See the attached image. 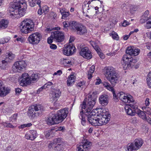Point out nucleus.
<instances>
[{
  "label": "nucleus",
  "mask_w": 151,
  "mask_h": 151,
  "mask_svg": "<svg viewBox=\"0 0 151 151\" xmlns=\"http://www.w3.org/2000/svg\"><path fill=\"white\" fill-rule=\"evenodd\" d=\"M97 98L96 95L93 92L87 101L85 99L80 107L82 110H83L84 114L87 116L88 120L89 123L94 126H97V121L98 116V110L92 109L95 104L96 99Z\"/></svg>",
  "instance_id": "f257e3e1"
},
{
  "label": "nucleus",
  "mask_w": 151,
  "mask_h": 151,
  "mask_svg": "<svg viewBox=\"0 0 151 151\" xmlns=\"http://www.w3.org/2000/svg\"><path fill=\"white\" fill-rule=\"evenodd\" d=\"M119 99L124 103H133L132 104L126 105L124 109L127 114L130 116H134L135 114L136 111L137 109L138 106L135 104L134 100L132 96L129 94H125L121 92L117 94Z\"/></svg>",
  "instance_id": "f03ea898"
},
{
  "label": "nucleus",
  "mask_w": 151,
  "mask_h": 151,
  "mask_svg": "<svg viewBox=\"0 0 151 151\" xmlns=\"http://www.w3.org/2000/svg\"><path fill=\"white\" fill-rule=\"evenodd\" d=\"M68 113V110L66 108L58 111L57 113L48 118L47 124L52 125L62 122L66 118Z\"/></svg>",
  "instance_id": "7ed1b4c3"
},
{
  "label": "nucleus",
  "mask_w": 151,
  "mask_h": 151,
  "mask_svg": "<svg viewBox=\"0 0 151 151\" xmlns=\"http://www.w3.org/2000/svg\"><path fill=\"white\" fill-rule=\"evenodd\" d=\"M105 75L112 85L114 86L118 83V75L114 68L112 67H106Z\"/></svg>",
  "instance_id": "20e7f679"
},
{
  "label": "nucleus",
  "mask_w": 151,
  "mask_h": 151,
  "mask_svg": "<svg viewBox=\"0 0 151 151\" xmlns=\"http://www.w3.org/2000/svg\"><path fill=\"white\" fill-rule=\"evenodd\" d=\"M121 62L125 70L130 69L134 67L135 68H137L139 67V65L136 63V60L134 59L132 57L129 55H124Z\"/></svg>",
  "instance_id": "39448f33"
},
{
  "label": "nucleus",
  "mask_w": 151,
  "mask_h": 151,
  "mask_svg": "<svg viewBox=\"0 0 151 151\" xmlns=\"http://www.w3.org/2000/svg\"><path fill=\"white\" fill-rule=\"evenodd\" d=\"M34 27V23L32 20L25 19L21 22L20 28L22 33L27 34L33 31Z\"/></svg>",
  "instance_id": "423d86ee"
},
{
  "label": "nucleus",
  "mask_w": 151,
  "mask_h": 151,
  "mask_svg": "<svg viewBox=\"0 0 151 151\" xmlns=\"http://www.w3.org/2000/svg\"><path fill=\"white\" fill-rule=\"evenodd\" d=\"M98 114L101 118H97V126L107 124L110 120V116H109L108 112L104 108L99 109Z\"/></svg>",
  "instance_id": "0eeeda50"
},
{
  "label": "nucleus",
  "mask_w": 151,
  "mask_h": 151,
  "mask_svg": "<svg viewBox=\"0 0 151 151\" xmlns=\"http://www.w3.org/2000/svg\"><path fill=\"white\" fill-rule=\"evenodd\" d=\"M23 7H27V5L25 0H14L13 2L11 3L8 12H12L14 13L15 9H19Z\"/></svg>",
  "instance_id": "6e6552de"
},
{
  "label": "nucleus",
  "mask_w": 151,
  "mask_h": 151,
  "mask_svg": "<svg viewBox=\"0 0 151 151\" xmlns=\"http://www.w3.org/2000/svg\"><path fill=\"white\" fill-rule=\"evenodd\" d=\"M77 48L79 51L80 55L83 58L88 59L91 58V52L88 47H85L83 44H78Z\"/></svg>",
  "instance_id": "1a4fd4ad"
},
{
  "label": "nucleus",
  "mask_w": 151,
  "mask_h": 151,
  "mask_svg": "<svg viewBox=\"0 0 151 151\" xmlns=\"http://www.w3.org/2000/svg\"><path fill=\"white\" fill-rule=\"evenodd\" d=\"M42 37L41 35L36 32L30 35L28 37V40L29 43L32 45H36L38 44Z\"/></svg>",
  "instance_id": "9d476101"
},
{
  "label": "nucleus",
  "mask_w": 151,
  "mask_h": 151,
  "mask_svg": "<svg viewBox=\"0 0 151 151\" xmlns=\"http://www.w3.org/2000/svg\"><path fill=\"white\" fill-rule=\"evenodd\" d=\"M26 66L27 64L24 61H18L14 63L12 70L14 72H19L24 69Z\"/></svg>",
  "instance_id": "9b49d317"
},
{
  "label": "nucleus",
  "mask_w": 151,
  "mask_h": 151,
  "mask_svg": "<svg viewBox=\"0 0 151 151\" xmlns=\"http://www.w3.org/2000/svg\"><path fill=\"white\" fill-rule=\"evenodd\" d=\"M76 48L72 45H67L64 46L63 48V54L67 56H70L75 52Z\"/></svg>",
  "instance_id": "f8f14e48"
},
{
  "label": "nucleus",
  "mask_w": 151,
  "mask_h": 151,
  "mask_svg": "<svg viewBox=\"0 0 151 151\" xmlns=\"http://www.w3.org/2000/svg\"><path fill=\"white\" fill-rule=\"evenodd\" d=\"M27 7H23L22 8L15 9L14 13L12 12H9V14L11 17H18L24 15L25 13L26 9Z\"/></svg>",
  "instance_id": "ddd939ff"
},
{
  "label": "nucleus",
  "mask_w": 151,
  "mask_h": 151,
  "mask_svg": "<svg viewBox=\"0 0 151 151\" xmlns=\"http://www.w3.org/2000/svg\"><path fill=\"white\" fill-rule=\"evenodd\" d=\"M51 36L53 37L54 40L58 42L63 41L64 38V33L60 31H55L51 33Z\"/></svg>",
  "instance_id": "4468645a"
},
{
  "label": "nucleus",
  "mask_w": 151,
  "mask_h": 151,
  "mask_svg": "<svg viewBox=\"0 0 151 151\" xmlns=\"http://www.w3.org/2000/svg\"><path fill=\"white\" fill-rule=\"evenodd\" d=\"M30 77L28 74L27 73H23L21 78L22 80L21 81V84L22 86H27L29 85L32 83Z\"/></svg>",
  "instance_id": "2eb2a0df"
},
{
  "label": "nucleus",
  "mask_w": 151,
  "mask_h": 151,
  "mask_svg": "<svg viewBox=\"0 0 151 151\" xmlns=\"http://www.w3.org/2000/svg\"><path fill=\"white\" fill-rule=\"evenodd\" d=\"M61 92L60 90H55L50 94V99L52 102L56 101L60 97Z\"/></svg>",
  "instance_id": "dca6fc26"
},
{
  "label": "nucleus",
  "mask_w": 151,
  "mask_h": 151,
  "mask_svg": "<svg viewBox=\"0 0 151 151\" xmlns=\"http://www.w3.org/2000/svg\"><path fill=\"white\" fill-rule=\"evenodd\" d=\"M109 99L108 96L106 95H101L99 98V102L103 106H105L109 103Z\"/></svg>",
  "instance_id": "f3484780"
},
{
  "label": "nucleus",
  "mask_w": 151,
  "mask_h": 151,
  "mask_svg": "<svg viewBox=\"0 0 151 151\" xmlns=\"http://www.w3.org/2000/svg\"><path fill=\"white\" fill-rule=\"evenodd\" d=\"M90 43L96 51L100 57L102 59H104L105 58L104 55L102 52H100V48L96 43L95 42L92 41H90Z\"/></svg>",
  "instance_id": "a211bd4d"
},
{
  "label": "nucleus",
  "mask_w": 151,
  "mask_h": 151,
  "mask_svg": "<svg viewBox=\"0 0 151 151\" xmlns=\"http://www.w3.org/2000/svg\"><path fill=\"white\" fill-rule=\"evenodd\" d=\"M97 12V11L95 12L94 8L93 7H90L89 9H88L86 12H84L83 13L85 16L92 18L93 15L95 14V13H96Z\"/></svg>",
  "instance_id": "6ab92c4d"
},
{
  "label": "nucleus",
  "mask_w": 151,
  "mask_h": 151,
  "mask_svg": "<svg viewBox=\"0 0 151 151\" xmlns=\"http://www.w3.org/2000/svg\"><path fill=\"white\" fill-rule=\"evenodd\" d=\"M10 89L8 87H5L0 88V97H4L9 94Z\"/></svg>",
  "instance_id": "aec40b11"
},
{
  "label": "nucleus",
  "mask_w": 151,
  "mask_h": 151,
  "mask_svg": "<svg viewBox=\"0 0 151 151\" xmlns=\"http://www.w3.org/2000/svg\"><path fill=\"white\" fill-rule=\"evenodd\" d=\"M149 12L148 10L146 11L142 15L140 20V23L142 24L145 23L148 20L150 16L149 15Z\"/></svg>",
  "instance_id": "412c9836"
},
{
  "label": "nucleus",
  "mask_w": 151,
  "mask_h": 151,
  "mask_svg": "<svg viewBox=\"0 0 151 151\" xmlns=\"http://www.w3.org/2000/svg\"><path fill=\"white\" fill-rule=\"evenodd\" d=\"M81 24L78 22L74 21H72L70 22V29L72 31L76 32L78 29Z\"/></svg>",
  "instance_id": "4be33fe9"
},
{
  "label": "nucleus",
  "mask_w": 151,
  "mask_h": 151,
  "mask_svg": "<svg viewBox=\"0 0 151 151\" xmlns=\"http://www.w3.org/2000/svg\"><path fill=\"white\" fill-rule=\"evenodd\" d=\"M87 30L86 27L81 24H80L78 29L76 32L77 34L79 35H83L86 32Z\"/></svg>",
  "instance_id": "5701e85b"
},
{
  "label": "nucleus",
  "mask_w": 151,
  "mask_h": 151,
  "mask_svg": "<svg viewBox=\"0 0 151 151\" xmlns=\"http://www.w3.org/2000/svg\"><path fill=\"white\" fill-rule=\"evenodd\" d=\"M82 145L85 151H87L88 150L90 149L92 145V143L87 139L84 140L83 142L82 143Z\"/></svg>",
  "instance_id": "b1692460"
},
{
  "label": "nucleus",
  "mask_w": 151,
  "mask_h": 151,
  "mask_svg": "<svg viewBox=\"0 0 151 151\" xmlns=\"http://www.w3.org/2000/svg\"><path fill=\"white\" fill-rule=\"evenodd\" d=\"M134 142V146L137 150L139 149L142 146L143 143V140L141 138L135 139Z\"/></svg>",
  "instance_id": "393cba45"
},
{
  "label": "nucleus",
  "mask_w": 151,
  "mask_h": 151,
  "mask_svg": "<svg viewBox=\"0 0 151 151\" xmlns=\"http://www.w3.org/2000/svg\"><path fill=\"white\" fill-rule=\"evenodd\" d=\"M33 105L35 107V111L38 113V114H41L44 110L43 107L41 105L35 104Z\"/></svg>",
  "instance_id": "a878e982"
},
{
  "label": "nucleus",
  "mask_w": 151,
  "mask_h": 151,
  "mask_svg": "<svg viewBox=\"0 0 151 151\" xmlns=\"http://www.w3.org/2000/svg\"><path fill=\"white\" fill-rule=\"evenodd\" d=\"M9 24V22L7 20L3 19L0 21V29H4L7 28Z\"/></svg>",
  "instance_id": "bb28decb"
},
{
  "label": "nucleus",
  "mask_w": 151,
  "mask_h": 151,
  "mask_svg": "<svg viewBox=\"0 0 151 151\" xmlns=\"http://www.w3.org/2000/svg\"><path fill=\"white\" fill-rule=\"evenodd\" d=\"M74 76L73 75H70L68 77L67 80V84L68 86H70L73 84L75 81Z\"/></svg>",
  "instance_id": "cd10ccee"
},
{
  "label": "nucleus",
  "mask_w": 151,
  "mask_h": 151,
  "mask_svg": "<svg viewBox=\"0 0 151 151\" xmlns=\"http://www.w3.org/2000/svg\"><path fill=\"white\" fill-rule=\"evenodd\" d=\"M40 75L38 73H33L32 74L30 77L32 83H34L35 81H37L39 79Z\"/></svg>",
  "instance_id": "c85d7f7f"
},
{
  "label": "nucleus",
  "mask_w": 151,
  "mask_h": 151,
  "mask_svg": "<svg viewBox=\"0 0 151 151\" xmlns=\"http://www.w3.org/2000/svg\"><path fill=\"white\" fill-rule=\"evenodd\" d=\"M85 115L83 110H82V111H80L79 117L81 119V124L83 126L85 125L86 122Z\"/></svg>",
  "instance_id": "c756f323"
},
{
  "label": "nucleus",
  "mask_w": 151,
  "mask_h": 151,
  "mask_svg": "<svg viewBox=\"0 0 151 151\" xmlns=\"http://www.w3.org/2000/svg\"><path fill=\"white\" fill-rule=\"evenodd\" d=\"M62 142L61 138H57L54 139L52 143L49 144L48 145V147L49 148H51L52 147L53 144H57L58 143H60Z\"/></svg>",
  "instance_id": "7c9ffc66"
},
{
  "label": "nucleus",
  "mask_w": 151,
  "mask_h": 151,
  "mask_svg": "<svg viewBox=\"0 0 151 151\" xmlns=\"http://www.w3.org/2000/svg\"><path fill=\"white\" fill-rule=\"evenodd\" d=\"M95 66L93 65L90 68L88 72V78L89 79H91L92 77V74L94 71Z\"/></svg>",
  "instance_id": "2f4dec72"
},
{
  "label": "nucleus",
  "mask_w": 151,
  "mask_h": 151,
  "mask_svg": "<svg viewBox=\"0 0 151 151\" xmlns=\"http://www.w3.org/2000/svg\"><path fill=\"white\" fill-rule=\"evenodd\" d=\"M137 150L134 146V143L128 144L127 147V151H135Z\"/></svg>",
  "instance_id": "473e14b6"
},
{
  "label": "nucleus",
  "mask_w": 151,
  "mask_h": 151,
  "mask_svg": "<svg viewBox=\"0 0 151 151\" xmlns=\"http://www.w3.org/2000/svg\"><path fill=\"white\" fill-rule=\"evenodd\" d=\"M35 107H34L33 105H32L30 106L29 108L28 111V113L30 114H35L36 116H37L36 114H37V115H38V113L37 112L36 113V111H35Z\"/></svg>",
  "instance_id": "72a5a7b5"
},
{
  "label": "nucleus",
  "mask_w": 151,
  "mask_h": 151,
  "mask_svg": "<svg viewBox=\"0 0 151 151\" xmlns=\"http://www.w3.org/2000/svg\"><path fill=\"white\" fill-rule=\"evenodd\" d=\"M133 47L131 46L130 47H127L126 50L127 54L125 55H126L127 56L129 55L131 57H132L131 56H132V51H133V48H132Z\"/></svg>",
  "instance_id": "f704fd0d"
},
{
  "label": "nucleus",
  "mask_w": 151,
  "mask_h": 151,
  "mask_svg": "<svg viewBox=\"0 0 151 151\" xmlns=\"http://www.w3.org/2000/svg\"><path fill=\"white\" fill-rule=\"evenodd\" d=\"M29 134H31L32 140H33L37 137V132L35 130H31L30 131Z\"/></svg>",
  "instance_id": "c9c22d12"
},
{
  "label": "nucleus",
  "mask_w": 151,
  "mask_h": 151,
  "mask_svg": "<svg viewBox=\"0 0 151 151\" xmlns=\"http://www.w3.org/2000/svg\"><path fill=\"white\" fill-rule=\"evenodd\" d=\"M60 63L61 64L64 66H66L67 64H71V62L69 59H67L65 58H63L61 60Z\"/></svg>",
  "instance_id": "e433bc0d"
},
{
  "label": "nucleus",
  "mask_w": 151,
  "mask_h": 151,
  "mask_svg": "<svg viewBox=\"0 0 151 151\" xmlns=\"http://www.w3.org/2000/svg\"><path fill=\"white\" fill-rule=\"evenodd\" d=\"M138 115L140 117L144 120H146L147 119L145 112L143 111H139L138 113Z\"/></svg>",
  "instance_id": "4c0bfd02"
},
{
  "label": "nucleus",
  "mask_w": 151,
  "mask_h": 151,
  "mask_svg": "<svg viewBox=\"0 0 151 151\" xmlns=\"http://www.w3.org/2000/svg\"><path fill=\"white\" fill-rule=\"evenodd\" d=\"M14 57L15 55L11 52L6 53V59H9V60H13Z\"/></svg>",
  "instance_id": "58836bf2"
},
{
  "label": "nucleus",
  "mask_w": 151,
  "mask_h": 151,
  "mask_svg": "<svg viewBox=\"0 0 151 151\" xmlns=\"http://www.w3.org/2000/svg\"><path fill=\"white\" fill-rule=\"evenodd\" d=\"M145 27L147 29L151 28V16L149 17L148 20L147 21L145 25Z\"/></svg>",
  "instance_id": "ea45409f"
},
{
  "label": "nucleus",
  "mask_w": 151,
  "mask_h": 151,
  "mask_svg": "<svg viewBox=\"0 0 151 151\" xmlns=\"http://www.w3.org/2000/svg\"><path fill=\"white\" fill-rule=\"evenodd\" d=\"M147 80L148 85L151 88V71L148 74Z\"/></svg>",
  "instance_id": "a19ab883"
},
{
  "label": "nucleus",
  "mask_w": 151,
  "mask_h": 151,
  "mask_svg": "<svg viewBox=\"0 0 151 151\" xmlns=\"http://www.w3.org/2000/svg\"><path fill=\"white\" fill-rule=\"evenodd\" d=\"M7 63V61L4 60H2L1 62L0 63V67L2 69H5Z\"/></svg>",
  "instance_id": "79ce46f5"
},
{
  "label": "nucleus",
  "mask_w": 151,
  "mask_h": 151,
  "mask_svg": "<svg viewBox=\"0 0 151 151\" xmlns=\"http://www.w3.org/2000/svg\"><path fill=\"white\" fill-rule=\"evenodd\" d=\"M103 85L106 87L107 89L111 91V90H113V88L111 86L110 84L108 82H104L103 83Z\"/></svg>",
  "instance_id": "37998d69"
},
{
  "label": "nucleus",
  "mask_w": 151,
  "mask_h": 151,
  "mask_svg": "<svg viewBox=\"0 0 151 151\" xmlns=\"http://www.w3.org/2000/svg\"><path fill=\"white\" fill-rule=\"evenodd\" d=\"M145 110V112L147 114L149 115L151 117V108L147 107H143Z\"/></svg>",
  "instance_id": "c03bdc74"
},
{
  "label": "nucleus",
  "mask_w": 151,
  "mask_h": 151,
  "mask_svg": "<svg viewBox=\"0 0 151 151\" xmlns=\"http://www.w3.org/2000/svg\"><path fill=\"white\" fill-rule=\"evenodd\" d=\"M133 50L132 56H136L139 54L140 51V50L139 49H133Z\"/></svg>",
  "instance_id": "a18cd8bd"
},
{
  "label": "nucleus",
  "mask_w": 151,
  "mask_h": 151,
  "mask_svg": "<svg viewBox=\"0 0 151 151\" xmlns=\"http://www.w3.org/2000/svg\"><path fill=\"white\" fill-rule=\"evenodd\" d=\"M90 7L89 6V4H85L83 5L82 6V9L83 10V12H86L87 10H88V9H89Z\"/></svg>",
  "instance_id": "49530a36"
},
{
  "label": "nucleus",
  "mask_w": 151,
  "mask_h": 151,
  "mask_svg": "<svg viewBox=\"0 0 151 151\" xmlns=\"http://www.w3.org/2000/svg\"><path fill=\"white\" fill-rule=\"evenodd\" d=\"M36 0H28L29 5L31 7H34L36 4Z\"/></svg>",
  "instance_id": "de8ad7c7"
},
{
  "label": "nucleus",
  "mask_w": 151,
  "mask_h": 151,
  "mask_svg": "<svg viewBox=\"0 0 151 151\" xmlns=\"http://www.w3.org/2000/svg\"><path fill=\"white\" fill-rule=\"evenodd\" d=\"M32 125V124L31 123H29L27 124H23L22 125L19 127V128L20 129H23L24 128L27 127H29Z\"/></svg>",
  "instance_id": "09e8293b"
},
{
  "label": "nucleus",
  "mask_w": 151,
  "mask_h": 151,
  "mask_svg": "<svg viewBox=\"0 0 151 151\" xmlns=\"http://www.w3.org/2000/svg\"><path fill=\"white\" fill-rule=\"evenodd\" d=\"M110 35H112V37L114 39L118 40V35L115 32H113L110 33Z\"/></svg>",
  "instance_id": "8fccbe9b"
},
{
  "label": "nucleus",
  "mask_w": 151,
  "mask_h": 151,
  "mask_svg": "<svg viewBox=\"0 0 151 151\" xmlns=\"http://www.w3.org/2000/svg\"><path fill=\"white\" fill-rule=\"evenodd\" d=\"M77 148L78 149V151H85V149L84 148L81 144V145H77Z\"/></svg>",
  "instance_id": "3c124183"
},
{
  "label": "nucleus",
  "mask_w": 151,
  "mask_h": 151,
  "mask_svg": "<svg viewBox=\"0 0 151 151\" xmlns=\"http://www.w3.org/2000/svg\"><path fill=\"white\" fill-rule=\"evenodd\" d=\"M17 114H14L12 115L10 118L11 121H12V122L16 121L17 120Z\"/></svg>",
  "instance_id": "603ef678"
},
{
  "label": "nucleus",
  "mask_w": 151,
  "mask_h": 151,
  "mask_svg": "<svg viewBox=\"0 0 151 151\" xmlns=\"http://www.w3.org/2000/svg\"><path fill=\"white\" fill-rule=\"evenodd\" d=\"M70 15L69 12H65L62 15V19H65Z\"/></svg>",
  "instance_id": "864d4df0"
},
{
  "label": "nucleus",
  "mask_w": 151,
  "mask_h": 151,
  "mask_svg": "<svg viewBox=\"0 0 151 151\" xmlns=\"http://www.w3.org/2000/svg\"><path fill=\"white\" fill-rule=\"evenodd\" d=\"M63 25L64 28H66L68 27L70 28V22H63Z\"/></svg>",
  "instance_id": "5fc2aeb1"
},
{
  "label": "nucleus",
  "mask_w": 151,
  "mask_h": 151,
  "mask_svg": "<svg viewBox=\"0 0 151 151\" xmlns=\"http://www.w3.org/2000/svg\"><path fill=\"white\" fill-rule=\"evenodd\" d=\"M55 149L58 151H62V146L60 144H58L57 146L55 147Z\"/></svg>",
  "instance_id": "6e6d98bb"
},
{
  "label": "nucleus",
  "mask_w": 151,
  "mask_h": 151,
  "mask_svg": "<svg viewBox=\"0 0 151 151\" xmlns=\"http://www.w3.org/2000/svg\"><path fill=\"white\" fill-rule=\"evenodd\" d=\"M17 41H19L21 43L24 42L25 41V39L22 37H18L16 39Z\"/></svg>",
  "instance_id": "4d7b16f0"
},
{
  "label": "nucleus",
  "mask_w": 151,
  "mask_h": 151,
  "mask_svg": "<svg viewBox=\"0 0 151 151\" xmlns=\"http://www.w3.org/2000/svg\"><path fill=\"white\" fill-rule=\"evenodd\" d=\"M46 85L47 84H45L43 86H42L40 88H39L37 91V93H39L43 89L46 88L47 87V86H46Z\"/></svg>",
  "instance_id": "13d9d810"
},
{
  "label": "nucleus",
  "mask_w": 151,
  "mask_h": 151,
  "mask_svg": "<svg viewBox=\"0 0 151 151\" xmlns=\"http://www.w3.org/2000/svg\"><path fill=\"white\" fill-rule=\"evenodd\" d=\"M25 137L27 139H30L32 140L31 134H29V133H27L25 135Z\"/></svg>",
  "instance_id": "bf43d9fd"
},
{
  "label": "nucleus",
  "mask_w": 151,
  "mask_h": 151,
  "mask_svg": "<svg viewBox=\"0 0 151 151\" xmlns=\"http://www.w3.org/2000/svg\"><path fill=\"white\" fill-rule=\"evenodd\" d=\"M137 122V118L135 117H133L130 120V122L134 124H135Z\"/></svg>",
  "instance_id": "052dcab7"
},
{
  "label": "nucleus",
  "mask_w": 151,
  "mask_h": 151,
  "mask_svg": "<svg viewBox=\"0 0 151 151\" xmlns=\"http://www.w3.org/2000/svg\"><path fill=\"white\" fill-rule=\"evenodd\" d=\"M54 39L53 37L51 36L47 39V42L49 44H51L52 42V40Z\"/></svg>",
  "instance_id": "680f3d73"
},
{
  "label": "nucleus",
  "mask_w": 151,
  "mask_h": 151,
  "mask_svg": "<svg viewBox=\"0 0 151 151\" xmlns=\"http://www.w3.org/2000/svg\"><path fill=\"white\" fill-rule=\"evenodd\" d=\"M129 24L130 23L129 22H128L126 20H124L122 24V25L123 27H126L129 25Z\"/></svg>",
  "instance_id": "e2e57ef3"
},
{
  "label": "nucleus",
  "mask_w": 151,
  "mask_h": 151,
  "mask_svg": "<svg viewBox=\"0 0 151 151\" xmlns=\"http://www.w3.org/2000/svg\"><path fill=\"white\" fill-rule=\"evenodd\" d=\"M57 46L54 44H50V48L52 49L55 50L57 48Z\"/></svg>",
  "instance_id": "0e129e2a"
},
{
  "label": "nucleus",
  "mask_w": 151,
  "mask_h": 151,
  "mask_svg": "<svg viewBox=\"0 0 151 151\" xmlns=\"http://www.w3.org/2000/svg\"><path fill=\"white\" fill-rule=\"evenodd\" d=\"M101 81L99 78L98 77L96 79V81L95 83L96 85H99L101 83Z\"/></svg>",
  "instance_id": "69168bd1"
},
{
  "label": "nucleus",
  "mask_w": 151,
  "mask_h": 151,
  "mask_svg": "<svg viewBox=\"0 0 151 151\" xmlns=\"http://www.w3.org/2000/svg\"><path fill=\"white\" fill-rule=\"evenodd\" d=\"M50 131L48 130V131H46L45 132V137H46L48 138L50 137Z\"/></svg>",
  "instance_id": "338daca9"
},
{
  "label": "nucleus",
  "mask_w": 151,
  "mask_h": 151,
  "mask_svg": "<svg viewBox=\"0 0 151 151\" xmlns=\"http://www.w3.org/2000/svg\"><path fill=\"white\" fill-rule=\"evenodd\" d=\"M146 46L147 49L151 50V43L148 42L146 44Z\"/></svg>",
  "instance_id": "774afa93"
}]
</instances>
